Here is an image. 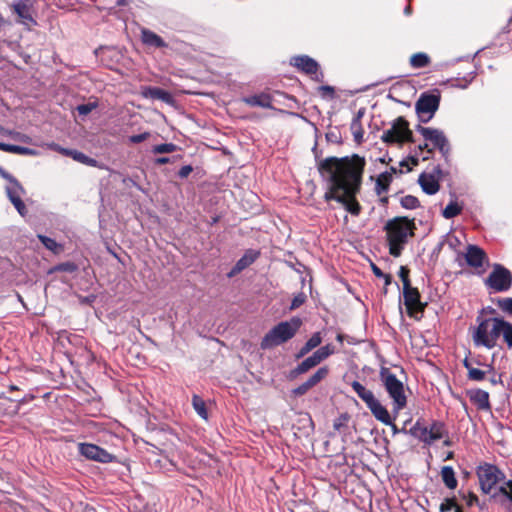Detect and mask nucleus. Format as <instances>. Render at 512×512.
I'll return each instance as SVG.
<instances>
[{"mask_svg":"<svg viewBox=\"0 0 512 512\" xmlns=\"http://www.w3.org/2000/svg\"><path fill=\"white\" fill-rule=\"evenodd\" d=\"M192 405L197 414L204 420L208 419V413L204 400L198 395H194L192 398Z\"/></svg>","mask_w":512,"mask_h":512,"instance_id":"2f4dec72","label":"nucleus"},{"mask_svg":"<svg viewBox=\"0 0 512 512\" xmlns=\"http://www.w3.org/2000/svg\"><path fill=\"white\" fill-rule=\"evenodd\" d=\"M311 388H313L307 381L302 383L300 386L293 390L295 396H301L306 394Z\"/></svg>","mask_w":512,"mask_h":512,"instance_id":"49530a36","label":"nucleus"},{"mask_svg":"<svg viewBox=\"0 0 512 512\" xmlns=\"http://www.w3.org/2000/svg\"><path fill=\"white\" fill-rule=\"evenodd\" d=\"M417 131L426 141H429L435 148L439 149L443 156L449 154V142L443 131L436 128L423 127L421 125L417 127Z\"/></svg>","mask_w":512,"mask_h":512,"instance_id":"ddd939ff","label":"nucleus"},{"mask_svg":"<svg viewBox=\"0 0 512 512\" xmlns=\"http://www.w3.org/2000/svg\"><path fill=\"white\" fill-rule=\"evenodd\" d=\"M389 172H392V176H393L394 174H396V173H397V169H396V168H394V167H391V169H390V171H389Z\"/></svg>","mask_w":512,"mask_h":512,"instance_id":"69168bd1","label":"nucleus"},{"mask_svg":"<svg viewBox=\"0 0 512 512\" xmlns=\"http://www.w3.org/2000/svg\"><path fill=\"white\" fill-rule=\"evenodd\" d=\"M481 489L486 494L493 493L496 485L504 479V474L494 465L485 464L477 471Z\"/></svg>","mask_w":512,"mask_h":512,"instance_id":"6e6552de","label":"nucleus"},{"mask_svg":"<svg viewBox=\"0 0 512 512\" xmlns=\"http://www.w3.org/2000/svg\"><path fill=\"white\" fill-rule=\"evenodd\" d=\"M76 269H77V266L72 262H66V263L59 264L55 268L56 271H64V272H69V273L74 272Z\"/></svg>","mask_w":512,"mask_h":512,"instance_id":"de8ad7c7","label":"nucleus"},{"mask_svg":"<svg viewBox=\"0 0 512 512\" xmlns=\"http://www.w3.org/2000/svg\"><path fill=\"white\" fill-rule=\"evenodd\" d=\"M193 171V168L191 165H185L183 166L179 172H178V175L181 177V178H186L189 176V174Z\"/></svg>","mask_w":512,"mask_h":512,"instance_id":"864d4df0","label":"nucleus"},{"mask_svg":"<svg viewBox=\"0 0 512 512\" xmlns=\"http://www.w3.org/2000/svg\"><path fill=\"white\" fill-rule=\"evenodd\" d=\"M243 102L249 106H258L262 108H270L271 98L268 94L261 93L243 98Z\"/></svg>","mask_w":512,"mask_h":512,"instance_id":"393cba45","label":"nucleus"},{"mask_svg":"<svg viewBox=\"0 0 512 512\" xmlns=\"http://www.w3.org/2000/svg\"><path fill=\"white\" fill-rule=\"evenodd\" d=\"M498 307L505 313L512 315V298H503L498 301Z\"/></svg>","mask_w":512,"mask_h":512,"instance_id":"a19ab883","label":"nucleus"},{"mask_svg":"<svg viewBox=\"0 0 512 512\" xmlns=\"http://www.w3.org/2000/svg\"><path fill=\"white\" fill-rule=\"evenodd\" d=\"M38 237L42 244L52 252L58 253L59 251L62 250V247L55 240L43 235H39Z\"/></svg>","mask_w":512,"mask_h":512,"instance_id":"e433bc0d","label":"nucleus"},{"mask_svg":"<svg viewBox=\"0 0 512 512\" xmlns=\"http://www.w3.org/2000/svg\"><path fill=\"white\" fill-rule=\"evenodd\" d=\"M0 150L9 152V153H13V154H19V155H28V156L38 155V151H36L34 149L23 147V146H18V145L5 144L2 142H0Z\"/></svg>","mask_w":512,"mask_h":512,"instance_id":"bb28decb","label":"nucleus"},{"mask_svg":"<svg viewBox=\"0 0 512 512\" xmlns=\"http://www.w3.org/2000/svg\"><path fill=\"white\" fill-rule=\"evenodd\" d=\"M408 274H409V270L406 267L401 266L400 270H399V277L401 278V280L403 282V289L411 286Z\"/></svg>","mask_w":512,"mask_h":512,"instance_id":"c03bdc74","label":"nucleus"},{"mask_svg":"<svg viewBox=\"0 0 512 512\" xmlns=\"http://www.w3.org/2000/svg\"><path fill=\"white\" fill-rule=\"evenodd\" d=\"M441 478L449 489H455L457 487V479L455 472L451 466H444L441 469Z\"/></svg>","mask_w":512,"mask_h":512,"instance_id":"7c9ffc66","label":"nucleus"},{"mask_svg":"<svg viewBox=\"0 0 512 512\" xmlns=\"http://www.w3.org/2000/svg\"><path fill=\"white\" fill-rule=\"evenodd\" d=\"M410 432L424 443L431 444L443 437L444 425L441 422H434L427 427L417 422Z\"/></svg>","mask_w":512,"mask_h":512,"instance_id":"9b49d317","label":"nucleus"},{"mask_svg":"<svg viewBox=\"0 0 512 512\" xmlns=\"http://www.w3.org/2000/svg\"><path fill=\"white\" fill-rule=\"evenodd\" d=\"M156 164L163 165L170 162V158L168 157H160L155 160Z\"/></svg>","mask_w":512,"mask_h":512,"instance_id":"052dcab7","label":"nucleus"},{"mask_svg":"<svg viewBox=\"0 0 512 512\" xmlns=\"http://www.w3.org/2000/svg\"><path fill=\"white\" fill-rule=\"evenodd\" d=\"M403 296L409 316L416 317L418 313L423 312L425 305L421 303L420 294L416 288L411 286L404 288Z\"/></svg>","mask_w":512,"mask_h":512,"instance_id":"f3484780","label":"nucleus"},{"mask_svg":"<svg viewBox=\"0 0 512 512\" xmlns=\"http://www.w3.org/2000/svg\"><path fill=\"white\" fill-rule=\"evenodd\" d=\"M404 12H405V14H406V15H409V14L411 13V8H410V6H407V7L405 8Z\"/></svg>","mask_w":512,"mask_h":512,"instance_id":"0e129e2a","label":"nucleus"},{"mask_svg":"<svg viewBox=\"0 0 512 512\" xmlns=\"http://www.w3.org/2000/svg\"><path fill=\"white\" fill-rule=\"evenodd\" d=\"M390 425L393 427V431H394V432H397V428H396V426H395L392 422H391V424H390Z\"/></svg>","mask_w":512,"mask_h":512,"instance_id":"338daca9","label":"nucleus"},{"mask_svg":"<svg viewBox=\"0 0 512 512\" xmlns=\"http://www.w3.org/2000/svg\"><path fill=\"white\" fill-rule=\"evenodd\" d=\"M328 368L327 367H321L319 368L308 380L307 382L314 387L319 382H321L323 379H325L328 375Z\"/></svg>","mask_w":512,"mask_h":512,"instance_id":"c9c22d12","label":"nucleus"},{"mask_svg":"<svg viewBox=\"0 0 512 512\" xmlns=\"http://www.w3.org/2000/svg\"><path fill=\"white\" fill-rule=\"evenodd\" d=\"M380 380L392 399L393 411L399 413L407 404L403 383L388 368H381Z\"/></svg>","mask_w":512,"mask_h":512,"instance_id":"39448f33","label":"nucleus"},{"mask_svg":"<svg viewBox=\"0 0 512 512\" xmlns=\"http://www.w3.org/2000/svg\"><path fill=\"white\" fill-rule=\"evenodd\" d=\"M6 193L9 200L12 202L14 207L17 209L20 215H25L26 206L22 201L24 195V189L18 181H11V184L6 185Z\"/></svg>","mask_w":512,"mask_h":512,"instance_id":"a211bd4d","label":"nucleus"},{"mask_svg":"<svg viewBox=\"0 0 512 512\" xmlns=\"http://www.w3.org/2000/svg\"><path fill=\"white\" fill-rule=\"evenodd\" d=\"M474 76L472 75V73H470L468 75V77H465L463 79L464 82L462 81H458V83L455 84L456 87H459L461 89H465L467 88V86L469 85V83L473 80Z\"/></svg>","mask_w":512,"mask_h":512,"instance_id":"3c124183","label":"nucleus"},{"mask_svg":"<svg viewBox=\"0 0 512 512\" xmlns=\"http://www.w3.org/2000/svg\"><path fill=\"white\" fill-rule=\"evenodd\" d=\"M455 506H456V503L453 500L446 499L444 502L441 503L440 511L447 512V511L454 509Z\"/></svg>","mask_w":512,"mask_h":512,"instance_id":"09e8293b","label":"nucleus"},{"mask_svg":"<svg viewBox=\"0 0 512 512\" xmlns=\"http://www.w3.org/2000/svg\"><path fill=\"white\" fill-rule=\"evenodd\" d=\"M322 342V337L320 332H315L308 341L304 344V346L299 350L296 355V358H302L306 354H308L311 350L318 347Z\"/></svg>","mask_w":512,"mask_h":512,"instance_id":"a878e982","label":"nucleus"},{"mask_svg":"<svg viewBox=\"0 0 512 512\" xmlns=\"http://www.w3.org/2000/svg\"><path fill=\"white\" fill-rule=\"evenodd\" d=\"M512 284L511 272L500 264L493 266V271L486 279V285L496 292L507 291Z\"/></svg>","mask_w":512,"mask_h":512,"instance_id":"9d476101","label":"nucleus"},{"mask_svg":"<svg viewBox=\"0 0 512 512\" xmlns=\"http://www.w3.org/2000/svg\"><path fill=\"white\" fill-rule=\"evenodd\" d=\"M15 139L18 140V141H21V142H25V143H31L32 140L29 136L27 135H24V134H20V133H16L15 134Z\"/></svg>","mask_w":512,"mask_h":512,"instance_id":"5fc2aeb1","label":"nucleus"},{"mask_svg":"<svg viewBox=\"0 0 512 512\" xmlns=\"http://www.w3.org/2000/svg\"><path fill=\"white\" fill-rule=\"evenodd\" d=\"M141 34H142L143 43L148 46H153V47H158V48L166 46L164 40L160 36H158L156 33L152 32L150 30L143 29Z\"/></svg>","mask_w":512,"mask_h":512,"instance_id":"cd10ccee","label":"nucleus"},{"mask_svg":"<svg viewBox=\"0 0 512 512\" xmlns=\"http://www.w3.org/2000/svg\"><path fill=\"white\" fill-rule=\"evenodd\" d=\"M177 149V146L173 143H164L159 144L153 147V153L155 154H163V153H172Z\"/></svg>","mask_w":512,"mask_h":512,"instance_id":"58836bf2","label":"nucleus"},{"mask_svg":"<svg viewBox=\"0 0 512 512\" xmlns=\"http://www.w3.org/2000/svg\"><path fill=\"white\" fill-rule=\"evenodd\" d=\"M149 134L148 133H141V134H137V135H133L130 137V141L132 143H140V142H143L144 140H146L148 138Z\"/></svg>","mask_w":512,"mask_h":512,"instance_id":"603ef678","label":"nucleus"},{"mask_svg":"<svg viewBox=\"0 0 512 512\" xmlns=\"http://www.w3.org/2000/svg\"><path fill=\"white\" fill-rule=\"evenodd\" d=\"M351 129L353 130L354 139L357 142H360L363 138V132L361 130L359 121H353Z\"/></svg>","mask_w":512,"mask_h":512,"instance_id":"a18cd8bd","label":"nucleus"},{"mask_svg":"<svg viewBox=\"0 0 512 512\" xmlns=\"http://www.w3.org/2000/svg\"><path fill=\"white\" fill-rule=\"evenodd\" d=\"M493 496L500 498L501 504L508 512H512V481L509 480L501 485L498 493H493Z\"/></svg>","mask_w":512,"mask_h":512,"instance_id":"412c9836","label":"nucleus"},{"mask_svg":"<svg viewBox=\"0 0 512 512\" xmlns=\"http://www.w3.org/2000/svg\"><path fill=\"white\" fill-rule=\"evenodd\" d=\"M259 256V252L255 250H248L245 254L236 262L235 266L228 273V277H233L244 270L246 267L251 265Z\"/></svg>","mask_w":512,"mask_h":512,"instance_id":"aec40b11","label":"nucleus"},{"mask_svg":"<svg viewBox=\"0 0 512 512\" xmlns=\"http://www.w3.org/2000/svg\"><path fill=\"white\" fill-rule=\"evenodd\" d=\"M392 182V172H383L376 179L375 190L378 195L388 191L389 185Z\"/></svg>","mask_w":512,"mask_h":512,"instance_id":"c756f323","label":"nucleus"},{"mask_svg":"<svg viewBox=\"0 0 512 512\" xmlns=\"http://www.w3.org/2000/svg\"><path fill=\"white\" fill-rule=\"evenodd\" d=\"M462 211V206H460L457 202H450L442 212V215L446 219H451L457 215H459Z\"/></svg>","mask_w":512,"mask_h":512,"instance_id":"f704fd0d","label":"nucleus"},{"mask_svg":"<svg viewBox=\"0 0 512 512\" xmlns=\"http://www.w3.org/2000/svg\"><path fill=\"white\" fill-rule=\"evenodd\" d=\"M318 91H319V94L323 98H328V99H332L334 97V94H335L334 88L332 86H328V85L320 86L318 88Z\"/></svg>","mask_w":512,"mask_h":512,"instance_id":"79ce46f5","label":"nucleus"},{"mask_svg":"<svg viewBox=\"0 0 512 512\" xmlns=\"http://www.w3.org/2000/svg\"><path fill=\"white\" fill-rule=\"evenodd\" d=\"M290 64L303 73L309 75L311 79L317 82L323 81L324 75L320 71L318 62L313 58L307 55L294 56L290 59Z\"/></svg>","mask_w":512,"mask_h":512,"instance_id":"f8f14e48","label":"nucleus"},{"mask_svg":"<svg viewBox=\"0 0 512 512\" xmlns=\"http://www.w3.org/2000/svg\"><path fill=\"white\" fill-rule=\"evenodd\" d=\"M429 61V57L425 53H416L410 58V64L414 68H423L429 64Z\"/></svg>","mask_w":512,"mask_h":512,"instance_id":"72a5a7b5","label":"nucleus"},{"mask_svg":"<svg viewBox=\"0 0 512 512\" xmlns=\"http://www.w3.org/2000/svg\"><path fill=\"white\" fill-rule=\"evenodd\" d=\"M63 155L69 156L72 159H74L75 161L85 164V165H88V166L94 167L97 164V161L95 159L90 158L87 155H85L84 153L77 151V150H71V149L63 150Z\"/></svg>","mask_w":512,"mask_h":512,"instance_id":"c85d7f7f","label":"nucleus"},{"mask_svg":"<svg viewBox=\"0 0 512 512\" xmlns=\"http://www.w3.org/2000/svg\"><path fill=\"white\" fill-rule=\"evenodd\" d=\"M454 509H455V512H462L461 509L457 506H455Z\"/></svg>","mask_w":512,"mask_h":512,"instance_id":"774afa93","label":"nucleus"},{"mask_svg":"<svg viewBox=\"0 0 512 512\" xmlns=\"http://www.w3.org/2000/svg\"><path fill=\"white\" fill-rule=\"evenodd\" d=\"M382 278H384V280H385V285H389L391 283V276L390 275L384 274V276Z\"/></svg>","mask_w":512,"mask_h":512,"instance_id":"680f3d73","label":"nucleus"},{"mask_svg":"<svg viewBox=\"0 0 512 512\" xmlns=\"http://www.w3.org/2000/svg\"><path fill=\"white\" fill-rule=\"evenodd\" d=\"M366 161L354 154L351 157H329L319 165V172L329 183L325 199L341 203L354 216L359 215L361 207L355 195L359 191Z\"/></svg>","mask_w":512,"mask_h":512,"instance_id":"f257e3e1","label":"nucleus"},{"mask_svg":"<svg viewBox=\"0 0 512 512\" xmlns=\"http://www.w3.org/2000/svg\"><path fill=\"white\" fill-rule=\"evenodd\" d=\"M141 94L144 98L157 99L168 104L172 103L173 101V98L169 92L158 87H144L141 91Z\"/></svg>","mask_w":512,"mask_h":512,"instance_id":"4be33fe9","label":"nucleus"},{"mask_svg":"<svg viewBox=\"0 0 512 512\" xmlns=\"http://www.w3.org/2000/svg\"><path fill=\"white\" fill-rule=\"evenodd\" d=\"M440 96L423 93L415 104V109L421 122L427 123L438 110Z\"/></svg>","mask_w":512,"mask_h":512,"instance_id":"1a4fd4ad","label":"nucleus"},{"mask_svg":"<svg viewBox=\"0 0 512 512\" xmlns=\"http://www.w3.org/2000/svg\"><path fill=\"white\" fill-rule=\"evenodd\" d=\"M4 133H5V134H7V135H9V136H11V137H13V138L15 139V134H16L17 132H13V131H4Z\"/></svg>","mask_w":512,"mask_h":512,"instance_id":"e2e57ef3","label":"nucleus"},{"mask_svg":"<svg viewBox=\"0 0 512 512\" xmlns=\"http://www.w3.org/2000/svg\"><path fill=\"white\" fill-rule=\"evenodd\" d=\"M381 139L385 143L412 142V132L403 117L395 119L389 129L383 132Z\"/></svg>","mask_w":512,"mask_h":512,"instance_id":"0eeeda50","label":"nucleus"},{"mask_svg":"<svg viewBox=\"0 0 512 512\" xmlns=\"http://www.w3.org/2000/svg\"><path fill=\"white\" fill-rule=\"evenodd\" d=\"M96 107H97L96 102H89V103L78 105L76 107V110L79 113V115L86 116L90 112H92Z\"/></svg>","mask_w":512,"mask_h":512,"instance_id":"ea45409f","label":"nucleus"},{"mask_svg":"<svg viewBox=\"0 0 512 512\" xmlns=\"http://www.w3.org/2000/svg\"><path fill=\"white\" fill-rule=\"evenodd\" d=\"M13 10L18 16V22L28 29H31L37 24L33 17L35 10L34 2L32 0H19L13 4Z\"/></svg>","mask_w":512,"mask_h":512,"instance_id":"2eb2a0df","label":"nucleus"},{"mask_svg":"<svg viewBox=\"0 0 512 512\" xmlns=\"http://www.w3.org/2000/svg\"><path fill=\"white\" fill-rule=\"evenodd\" d=\"M306 300V296L304 293H298L294 296L291 302L290 310H294L298 307H300Z\"/></svg>","mask_w":512,"mask_h":512,"instance_id":"37998d69","label":"nucleus"},{"mask_svg":"<svg viewBox=\"0 0 512 512\" xmlns=\"http://www.w3.org/2000/svg\"><path fill=\"white\" fill-rule=\"evenodd\" d=\"M467 264L473 268H481L487 261L486 253L476 245H469L464 254Z\"/></svg>","mask_w":512,"mask_h":512,"instance_id":"6ab92c4d","label":"nucleus"},{"mask_svg":"<svg viewBox=\"0 0 512 512\" xmlns=\"http://www.w3.org/2000/svg\"><path fill=\"white\" fill-rule=\"evenodd\" d=\"M347 421H348V415L342 414L337 420L334 421V424H333L334 429L340 430L341 427H343Z\"/></svg>","mask_w":512,"mask_h":512,"instance_id":"8fccbe9b","label":"nucleus"},{"mask_svg":"<svg viewBox=\"0 0 512 512\" xmlns=\"http://www.w3.org/2000/svg\"><path fill=\"white\" fill-rule=\"evenodd\" d=\"M79 452L87 459L101 463H109L114 459V456L112 454L94 444H79Z\"/></svg>","mask_w":512,"mask_h":512,"instance_id":"dca6fc26","label":"nucleus"},{"mask_svg":"<svg viewBox=\"0 0 512 512\" xmlns=\"http://www.w3.org/2000/svg\"><path fill=\"white\" fill-rule=\"evenodd\" d=\"M49 147L51 149L61 153V154H63V150H67L66 148H63V147H61V146H59L58 144H55V143L50 144Z\"/></svg>","mask_w":512,"mask_h":512,"instance_id":"bf43d9fd","label":"nucleus"},{"mask_svg":"<svg viewBox=\"0 0 512 512\" xmlns=\"http://www.w3.org/2000/svg\"><path fill=\"white\" fill-rule=\"evenodd\" d=\"M351 387L358 397L366 404L373 416L385 425L391 424V417L387 409L375 397L374 393L358 381H353Z\"/></svg>","mask_w":512,"mask_h":512,"instance_id":"423d86ee","label":"nucleus"},{"mask_svg":"<svg viewBox=\"0 0 512 512\" xmlns=\"http://www.w3.org/2000/svg\"><path fill=\"white\" fill-rule=\"evenodd\" d=\"M470 400L477 406L479 410H490L488 392L477 389L470 392Z\"/></svg>","mask_w":512,"mask_h":512,"instance_id":"b1692460","label":"nucleus"},{"mask_svg":"<svg viewBox=\"0 0 512 512\" xmlns=\"http://www.w3.org/2000/svg\"><path fill=\"white\" fill-rule=\"evenodd\" d=\"M478 325L472 332V339L477 347L493 349L497 346L498 339L502 336L508 348H512V324L503 318L493 317L477 319Z\"/></svg>","mask_w":512,"mask_h":512,"instance_id":"f03ea898","label":"nucleus"},{"mask_svg":"<svg viewBox=\"0 0 512 512\" xmlns=\"http://www.w3.org/2000/svg\"><path fill=\"white\" fill-rule=\"evenodd\" d=\"M334 353V347L331 344L320 347L311 356L303 360L294 370L295 374L306 373L311 368L317 366L319 363L327 359Z\"/></svg>","mask_w":512,"mask_h":512,"instance_id":"4468645a","label":"nucleus"},{"mask_svg":"<svg viewBox=\"0 0 512 512\" xmlns=\"http://www.w3.org/2000/svg\"><path fill=\"white\" fill-rule=\"evenodd\" d=\"M372 271H373L374 275L379 278H382L384 276V273L376 265H372Z\"/></svg>","mask_w":512,"mask_h":512,"instance_id":"13d9d810","label":"nucleus"},{"mask_svg":"<svg viewBox=\"0 0 512 512\" xmlns=\"http://www.w3.org/2000/svg\"><path fill=\"white\" fill-rule=\"evenodd\" d=\"M418 182L422 190L428 195H434L439 191L440 185L437 179L431 174H421Z\"/></svg>","mask_w":512,"mask_h":512,"instance_id":"5701e85b","label":"nucleus"},{"mask_svg":"<svg viewBox=\"0 0 512 512\" xmlns=\"http://www.w3.org/2000/svg\"><path fill=\"white\" fill-rule=\"evenodd\" d=\"M401 206L405 209H415L419 206V200L412 195H406L401 198Z\"/></svg>","mask_w":512,"mask_h":512,"instance_id":"4c0bfd02","label":"nucleus"},{"mask_svg":"<svg viewBox=\"0 0 512 512\" xmlns=\"http://www.w3.org/2000/svg\"><path fill=\"white\" fill-rule=\"evenodd\" d=\"M464 366L468 370L469 379L474 381H481L484 379L486 372L478 368H474L467 359L464 361Z\"/></svg>","mask_w":512,"mask_h":512,"instance_id":"473e14b6","label":"nucleus"},{"mask_svg":"<svg viewBox=\"0 0 512 512\" xmlns=\"http://www.w3.org/2000/svg\"><path fill=\"white\" fill-rule=\"evenodd\" d=\"M0 174L3 178L7 180V184H11V181H17L12 175H10L9 173L5 172L2 169H0Z\"/></svg>","mask_w":512,"mask_h":512,"instance_id":"6e6d98bb","label":"nucleus"},{"mask_svg":"<svg viewBox=\"0 0 512 512\" xmlns=\"http://www.w3.org/2000/svg\"><path fill=\"white\" fill-rule=\"evenodd\" d=\"M0 174L3 178L7 180V184H11V181H17L12 175H10L9 173L5 172L2 169H0Z\"/></svg>","mask_w":512,"mask_h":512,"instance_id":"4d7b16f0","label":"nucleus"},{"mask_svg":"<svg viewBox=\"0 0 512 512\" xmlns=\"http://www.w3.org/2000/svg\"><path fill=\"white\" fill-rule=\"evenodd\" d=\"M414 229V221L407 217H395L386 223L385 230L387 232L389 252L392 256L398 257L401 255L408 238L413 236Z\"/></svg>","mask_w":512,"mask_h":512,"instance_id":"7ed1b4c3","label":"nucleus"},{"mask_svg":"<svg viewBox=\"0 0 512 512\" xmlns=\"http://www.w3.org/2000/svg\"><path fill=\"white\" fill-rule=\"evenodd\" d=\"M301 325L302 320L299 317L280 322L263 337L261 348L266 350L287 342L296 335Z\"/></svg>","mask_w":512,"mask_h":512,"instance_id":"20e7f679","label":"nucleus"}]
</instances>
